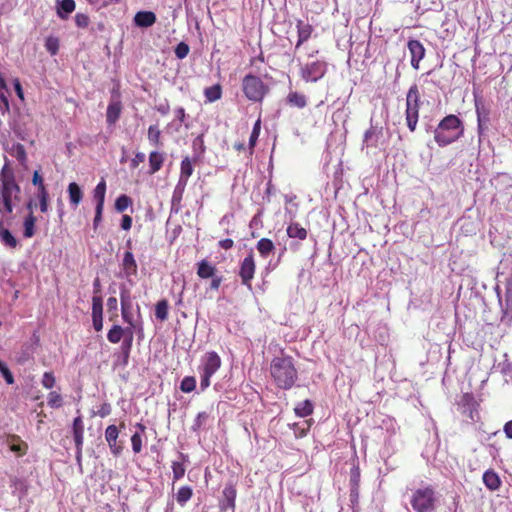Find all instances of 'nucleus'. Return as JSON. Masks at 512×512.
I'll list each match as a JSON object with an SVG mask.
<instances>
[{
  "instance_id": "obj_1",
  "label": "nucleus",
  "mask_w": 512,
  "mask_h": 512,
  "mask_svg": "<svg viewBox=\"0 0 512 512\" xmlns=\"http://www.w3.org/2000/svg\"><path fill=\"white\" fill-rule=\"evenodd\" d=\"M270 374L277 387L288 390L297 380V370L291 356L274 357L270 364Z\"/></svg>"
},
{
  "instance_id": "obj_2",
  "label": "nucleus",
  "mask_w": 512,
  "mask_h": 512,
  "mask_svg": "<svg viewBox=\"0 0 512 512\" xmlns=\"http://www.w3.org/2000/svg\"><path fill=\"white\" fill-rule=\"evenodd\" d=\"M5 164L0 172V214L11 213L12 197H18L20 187L15 182V177L12 169L9 167L7 157H4Z\"/></svg>"
},
{
  "instance_id": "obj_3",
  "label": "nucleus",
  "mask_w": 512,
  "mask_h": 512,
  "mask_svg": "<svg viewBox=\"0 0 512 512\" xmlns=\"http://www.w3.org/2000/svg\"><path fill=\"white\" fill-rule=\"evenodd\" d=\"M433 132L435 142L440 147H445L463 135L464 127L460 118L451 114L444 117Z\"/></svg>"
},
{
  "instance_id": "obj_4",
  "label": "nucleus",
  "mask_w": 512,
  "mask_h": 512,
  "mask_svg": "<svg viewBox=\"0 0 512 512\" xmlns=\"http://www.w3.org/2000/svg\"><path fill=\"white\" fill-rule=\"evenodd\" d=\"M221 363V358L215 351L206 352L201 357L198 367L201 391L206 390L210 386V379L220 369Z\"/></svg>"
},
{
  "instance_id": "obj_5",
  "label": "nucleus",
  "mask_w": 512,
  "mask_h": 512,
  "mask_svg": "<svg viewBox=\"0 0 512 512\" xmlns=\"http://www.w3.org/2000/svg\"><path fill=\"white\" fill-rule=\"evenodd\" d=\"M436 503V492L431 486L414 490L410 498V504L415 512H433Z\"/></svg>"
},
{
  "instance_id": "obj_6",
  "label": "nucleus",
  "mask_w": 512,
  "mask_h": 512,
  "mask_svg": "<svg viewBox=\"0 0 512 512\" xmlns=\"http://www.w3.org/2000/svg\"><path fill=\"white\" fill-rule=\"evenodd\" d=\"M421 103L420 91L416 84H413L406 95V122L409 130L414 132L418 119H419V108Z\"/></svg>"
},
{
  "instance_id": "obj_7",
  "label": "nucleus",
  "mask_w": 512,
  "mask_h": 512,
  "mask_svg": "<svg viewBox=\"0 0 512 512\" xmlns=\"http://www.w3.org/2000/svg\"><path fill=\"white\" fill-rule=\"evenodd\" d=\"M242 88L245 96L253 102L261 101L268 92V87L263 81L259 77L251 74L243 78Z\"/></svg>"
},
{
  "instance_id": "obj_8",
  "label": "nucleus",
  "mask_w": 512,
  "mask_h": 512,
  "mask_svg": "<svg viewBox=\"0 0 512 512\" xmlns=\"http://www.w3.org/2000/svg\"><path fill=\"white\" fill-rule=\"evenodd\" d=\"M326 70L327 65L325 62L313 61L301 68V77L306 82H317L325 75Z\"/></svg>"
},
{
  "instance_id": "obj_9",
  "label": "nucleus",
  "mask_w": 512,
  "mask_h": 512,
  "mask_svg": "<svg viewBox=\"0 0 512 512\" xmlns=\"http://www.w3.org/2000/svg\"><path fill=\"white\" fill-rule=\"evenodd\" d=\"M256 264L252 253L248 254L240 263L239 276L241 282L249 290L252 289V279L254 278Z\"/></svg>"
},
{
  "instance_id": "obj_10",
  "label": "nucleus",
  "mask_w": 512,
  "mask_h": 512,
  "mask_svg": "<svg viewBox=\"0 0 512 512\" xmlns=\"http://www.w3.org/2000/svg\"><path fill=\"white\" fill-rule=\"evenodd\" d=\"M120 303L123 321L128 325L133 326L132 298L130 291L124 286L120 288Z\"/></svg>"
},
{
  "instance_id": "obj_11",
  "label": "nucleus",
  "mask_w": 512,
  "mask_h": 512,
  "mask_svg": "<svg viewBox=\"0 0 512 512\" xmlns=\"http://www.w3.org/2000/svg\"><path fill=\"white\" fill-rule=\"evenodd\" d=\"M383 136V128L382 126L371 124L370 128L366 130L363 137L362 147L370 148L377 147L379 140Z\"/></svg>"
},
{
  "instance_id": "obj_12",
  "label": "nucleus",
  "mask_w": 512,
  "mask_h": 512,
  "mask_svg": "<svg viewBox=\"0 0 512 512\" xmlns=\"http://www.w3.org/2000/svg\"><path fill=\"white\" fill-rule=\"evenodd\" d=\"M189 462V457L181 452L178 453V459L172 462L171 468L173 473V482L182 479L186 472V463Z\"/></svg>"
},
{
  "instance_id": "obj_13",
  "label": "nucleus",
  "mask_w": 512,
  "mask_h": 512,
  "mask_svg": "<svg viewBox=\"0 0 512 512\" xmlns=\"http://www.w3.org/2000/svg\"><path fill=\"white\" fill-rule=\"evenodd\" d=\"M408 48L411 53V65L413 68L418 69L419 62L423 59L425 55V49L423 45L416 40L409 41Z\"/></svg>"
},
{
  "instance_id": "obj_14",
  "label": "nucleus",
  "mask_w": 512,
  "mask_h": 512,
  "mask_svg": "<svg viewBox=\"0 0 512 512\" xmlns=\"http://www.w3.org/2000/svg\"><path fill=\"white\" fill-rule=\"evenodd\" d=\"M223 500L221 501L220 507L222 510H235L236 501V489L233 485H226L223 489Z\"/></svg>"
},
{
  "instance_id": "obj_15",
  "label": "nucleus",
  "mask_w": 512,
  "mask_h": 512,
  "mask_svg": "<svg viewBox=\"0 0 512 512\" xmlns=\"http://www.w3.org/2000/svg\"><path fill=\"white\" fill-rule=\"evenodd\" d=\"M72 434L75 442V446H83L84 443V422L82 416L78 413V416L74 418L72 423Z\"/></svg>"
},
{
  "instance_id": "obj_16",
  "label": "nucleus",
  "mask_w": 512,
  "mask_h": 512,
  "mask_svg": "<svg viewBox=\"0 0 512 512\" xmlns=\"http://www.w3.org/2000/svg\"><path fill=\"white\" fill-rule=\"evenodd\" d=\"M122 270L126 278L135 276L137 274V263L134 255L130 251H126L122 260Z\"/></svg>"
},
{
  "instance_id": "obj_17",
  "label": "nucleus",
  "mask_w": 512,
  "mask_h": 512,
  "mask_svg": "<svg viewBox=\"0 0 512 512\" xmlns=\"http://www.w3.org/2000/svg\"><path fill=\"white\" fill-rule=\"evenodd\" d=\"M132 328L133 326L130 325L126 328L120 325H113L107 333V339L110 343L117 344L127 336V331H133Z\"/></svg>"
},
{
  "instance_id": "obj_18",
  "label": "nucleus",
  "mask_w": 512,
  "mask_h": 512,
  "mask_svg": "<svg viewBox=\"0 0 512 512\" xmlns=\"http://www.w3.org/2000/svg\"><path fill=\"white\" fill-rule=\"evenodd\" d=\"M187 184L179 182L176 184L172 199H171V213H178L181 209V201Z\"/></svg>"
},
{
  "instance_id": "obj_19",
  "label": "nucleus",
  "mask_w": 512,
  "mask_h": 512,
  "mask_svg": "<svg viewBox=\"0 0 512 512\" xmlns=\"http://www.w3.org/2000/svg\"><path fill=\"white\" fill-rule=\"evenodd\" d=\"M67 192L71 207L76 209L81 203L84 196L81 187L77 183L71 182L67 187Z\"/></svg>"
},
{
  "instance_id": "obj_20",
  "label": "nucleus",
  "mask_w": 512,
  "mask_h": 512,
  "mask_svg": "<svg viewBox=\"0 0 512 512\" xmlns=\"http://www.w3.org/2000/svg\"><path fill=\"white\" fill-rule=\"evenodd\" d=\"M156 21V15L152 11H140L137 12L134 17L136 26L140 28H148L152 26Z\"/></svg>"
},
{
  "instance_id": "obj_21",
  "label": "nucleus",
  "mask_w": 512,
  "mask_h": 512,
  "mask_svg": "<svg viewBox=\"0 0 512 512\" xmlns=\"http://www.w3.org/2000/svg\"><path fill=\"white\" fill-rule=\"evenodd\" d=\"M122 105L119 100H111L106 111V121L108 124L113 125L120 117Z\"/></svg>"
},
{
  "instance_id": "obj_22",
  "label": "nucleus",
  "mask_w": 512,
  "mask_h": 512,
  "mask_svg": "<svg viewBox=\"0 0 512 512\" xmlns=\"http://www.w3.org/2000/svg\"><path fill=\"white\" fill-rule=\"evenodd\" d=\"M483 483L490 491H496L501 486V479L494 470H487L483 474Z\"/></svg>"
},
{
  "instance_id": "obj_23",
  "label": "nucleus",
  "mask_w": 512,
  "mask_h": 512,
  "mask_svg": "<svg viewBox=\"0 0 512 512\" xmlns=\"http://www.w3.org/2000/svg\"><path fill=\"white\" fill-rule=\"evenodd\" d=\"M216 267L207 260H201L197 263V275L201 279H208L216 274Z\"/></svg>"
},
{
  "instance_id": "obj_24",
  "label": "nucleus",
  "mask_w": 512,
  "mask_h": 512,
  "mask_svg": "<svg viewBox=\"0 0 512 512\" xmlns=\"http://www.w3.org/2000/svg\"><path fill=\"white\" fill-rule=\"evenodd\" d=\"M194 168L191 159L187 156L184 157L180 165L179 182L188 183L190 176L193 174Z\"/></svg>"
},
{
  "instance_id": "obj_25",
  "label": "nucleus",
  "mask_w": 512,
  "mask_h": 512,
  "mask_svg": "<svg viewBox=\"0 0 512 512\" xmlns=\"http://www.w3.org/2000/svg\"><path fill=\"white\" fill-rule=\"evenodd\" d=\"M164 160H165V156L163 153H160L158 151H152L149 154V166H150L149 173L155 174L156 172H158L161 169V167L164 163Z\"/></svg>"
},
{
  "instance_id": "obj_26",
  "label": "nucleus",
  "mask_w": 512,
  "mask_h": 512,
  "mask_svg": "<svg viewBox=\"0 0 512 512\" xmlns=\"http://www.w3.org/2000/svg\"><path fill=\"white\" fill-rule=\"evenodd\" d=\"M287 104L291 107H296L302 109L307 105V98L304 94L298 93L296 91H291L287 95L286 98Z\"/></svg>"
},
{
  "instance_id": "obj_27",
  "label": "nucleus",
  "mask_w": 512,
  "mask_h": 512,
  "mask_svg": "<svg viewBox=\"0 0 512 512\" xmlns=\"http://www.w3.org/2000/svg\"><path fill=\"white\" fill-rule=\"evenodd\" d=\"M105 194L106 182L104 179H101L93 191V198L96 202V207L104 208Z\"/></svg>"
},
{
  "instance_id": "obj_28",
  "label": "nucleus",
  "mask_w": 512,
  "mask_h": 512,
  "mask_svg": "<svg viewBox=\"0 0 512 512\" xmlns=\"http://www.w3.org/2000/svg\"><path fill=\"white\" fill-rule=\"evenodd\" d=\"M287 235L290 238L304 240L307 237V230L296 222H291L287 227Z\"/></svg>"
},
{
  "instance_id": "obj_29",
  "label": "nucleus",
  "mask_w": 512,
  "mask_h": 512,
  "mask_svg": "<svg viewBox=\"0 0 512 512\" xmlns=\"http://www.w3.org/2000/svg\"><path fill=\"white\" fill-rule=\"evenodd\" d=\"M370 41V35L363 34H350L349 42L351 44V48H354L356 52H358L365 43Z\"/></svg>"
},
{
  "instance_id": "obj_30",
  "label": "nucleus",
  "mask_w": 512,
  "mask_h": 512,
  "mask_svg": "<svg viewBox=\"0 0 512 512\" xmlns=\"http://www.w3.org/2000/svg\"><path fill=\"white\" fill-rule=\"evenodd\" d=\"M9 153L11 156L15 157L21 165L25 166L27 162V155L25 148L22 144L17 143L13 144L12 147L9 149Z\"/></svg>"
},
{
  "instance_id": "obj_31",
  "label": "nucleus",
  "mask_w": 512,
  "mask_h": 512,
  "mask_svg": "<svg viewBox=\"0 0 512 512\" xmlns=\"http://www.w3.org/2000/svg\"><path fill=\"white\" fill-rule=\"evenodd\" d=\"M192 495L193 490L190 486H182L176 494V501L180 506H184L191 499Z\"/></svg>"
},
{
  "instance_id": "obj_32",
  "label": "nucleus",
  "mask_w": 512,
  "mask_h": 512,
  "mask_svg": "<svg viewBox=\"0 0 512 512\" xmlns=\"http://www.w3.org/2000/svg\"><path fill=\"white\" fill-rule=\"evenodd\" d=\"M147 138H148L149 143L155 147H159L162 145V143L160 141L161 131H160L158 125H150L149 126Z\"/></svg>"
},
{
  "instance_id": "obj_33",
  "label": "nucleus",
  "mask_w": 512,
  "mask_h": 512,
  "mask_svg": "<svg viewBox=\"0 0 512 512\" xmlns=\"http://www.w3.org/2000/svg\"><path fill=\"white\" fill-rule=\"evenodd\" d=\"M275 246L273 242L268 238H262L257 243V250L260 255L264 258L268 257L269 254L274 250Z\"/></svg>"
},
{
  "instance_id": "obj_34",
  "label": "nucleus",
  "mask_w": 512,
  "mask_h": 512,
  "mask_svg": "<svg viewBox=\"0 0 512 512\" xmlns=\"http://www.w3.org/2000/svg\"><path fill=\"white\" fill-rule=\"evenodd\" d=\"M0 239L2 243H4L6 246H9L10 248H15L17 245V240L15 237L10 233L9 230L3 228V221L0 219Z\"/></svg>"
},
{
  "instance_id": "obj_35",
  "label": "nucleus",
  "mask_w": 512,
  "mask_h": 512,
  "mask_svg": "<svg viewBox=\"0 0 512 512\" xmlns=\"http://www.w3.org/2000/svg\"><path fill=\"white\" fill-rule=\"evenodd\" d=\"M294 411L297 416L306 417L312 414L313 405L310 400H304L295 407Z\"/></svg>"
},
{
  "instance_id": "obj_36",
  "label": "nucleus",
  "mask_w": 512,
  "mask_h": 512,
  "mask_svg": "<svg viewBox=\"0 0 512 512\" xmlns=\"http://www.w3.org/2000/svg\"><path fill=\"white\" fill-rule=\"evenodd\" d=\"M127 332V336L122 339L123 341L120 346L121 356H124L125 358H129L133 344V331Z\"/></svg>"
},
{
  "instance_id": "obj_37",
  "label": "nucleus",
  "mask_w": 512,
  "mask_h": 512,
  "mask_svg": "<svg viewBox=\"0 0 512 512\" xmlns=\"http://www.w3.org/2000/svg\"><path fill=\"white\" fill-rule=\"evenodd\" d=\"M204 95L208 102L217 101L218 99L221 98V95H222L220 85H213V86L207 87L204 90Z\"/></svg>"
},
{
  "instance_id": "obj_38",
  "label": "nucleus",
  "mask_w": 512,
  "mask_h": 512,
  "mask_svg": "<svg viewBox=\"0 0 512 512\" xmlns=\"http://www.w3.org/2000/svg\"><path fill=\"white\" fill-rule=\"evenodd\" d=\"M36 218L30 213L24 220V236L31 238L35 234Z\"/></svg>"
},
{
  "instance_id": "obj_39",
  "label": "nucleus",
  "mask_w": 512,
  "mask_h": 512,
  "mask_svg": "<svg viewBox=\"0 0 512 512\" xmlns=\"http://www.w3.org/2000/svg\"><path fill=\"white\" fill-rule=\"evenodd\" d=\"M155 316L157 319L164 321L168 317V303L166 300H161L156 304Z\"/></svg>"
},
{
  "instance_id": "obj_40",
  "label": "nucleus",
  "mask_w": 512,
  "mask_h": 512,
  "mask_svg": "<svg viewBox=\"0 0 512 512\" xmlns=\"http://www.w3.org/2000/svg\"><path fill=\"white\" fill-rule=\"evenodd\" d=\"M47 404L51 408H60L63 404V398L57 391H51L47 396Z\"/></svg>"
},
{
  "instance_id": "obj_41",
  "label": "nucleus",
  "mask_w": 512,
  "mask_h": 512,
  "mask_svg": "<svg viewBox=\"0 0 512 512\" xmlns=\"http://www.w3.org/2000/svg\"><path fill=\"white\" fill-rule=\"evenodd\" d=\"M75 10V1L74 0H62L59 3L58 13L61 17H64L67 14L72 13Z\"/></svg>"
},
{
  "instance_id": "obj_42",
  "label": "nucleus",
  "mask_w": 512,
  "mask_h": 512,
  "mask_svg": "<svg viewBox=\"0 0 512 512\" xmlns=\"http://www.w3.org/2000/svg\"><path fill=\"white\" fill-rule=\"evenodd\" d=\"M131 204V198L123 194L117 197L115 201V209L117 212H124Z\"/></svg>"
},
{
  "instance_id": "obj_43",
  "label": "nucleus",
  "mask_w": 512,
  "mask_h": 512,
  "mask_svg": "<svg viewBox=\"0 0 512 512\" xmlns=\"http://www.w3.org/2000/svg\"><path fill=\"white\" fill-rule=\"evenodd\" d=\"M196 388V379L193 376H186L182 379L180 389L184 393H190Z\"/></svg>"
},
{
  "instance_id": "obj_44",
  "label": "nucleus",
  "mask_w": 512,
  "mask_h": 512,
  "mask_svg": "<svg viewBox=\"0 0 512 512\" xmlns=\"http://www.w3.org/2000/svg\"><path fill=\"white\" fill-rule=\"evenodd\" d=\"M476 113H477V121H478V130L479 133H483L485 126L487 122L489 121L488 114L483 110L480 109L479 106L476 104Z\"/></svg>"
},
{
  "instance_id": "obj_45",
  "label": "nucleus",
  "mask_w": 512,
  "mask_h": 512,
  "mask_svg": "<svg viewBox=\"0 0 512 512\" xmlns=\"http://www.w3.org/2000/svg\"><path fill=\"white\" fill-rule=\"evenodd\" d=\"M103 316V302L100 296H93L92 298V317Z\"/></svg>"
},
{
  "instance_id": "obj_46",
  "label": "nucleus",
  "mask_w": 512,
  "mask_h": 512,
  "mask_svg": "<svg viewBox=\"0 0 512 512\" xmlns=\"http://www.w3.org/2000/svg\"><path fill=\"white\" fill-rule=\"evenodd\" d=\"M45 47L51 55H56L59 50V39L52 35L47 37Z\"/></svg>"
},
{
  "instance_id": "obj_47",
  "label": "nucleus",
  "mask_w": 512,
  "mask_h": 512,
  "mask_svg": "<svg viewBox=\"0 0 512 512\" xmlns=\"http://www.w3.org/2000/svg\"><path fill=\"white\" fill-rule=\"evenodd\" d=\"M119 436V430L116 425H109L105 430V440L108 444L117 441Z\"/></svg>"
},
{
  "instance_id": "obj_48",
  "label": "nucleus",
  "mask_w": 512,
  "mask_h": 512,
  "mask_svg": "<svg viewBox=\"0 0 512 512\" xmlns=\"http://www.w3.org/2000/svg\"><path fill=\"white\" fill-rule=\"evenodd\" d=\"M260 130H261V121H260V119H258L255 122L252 132L249 137V148L250 149H253L254 146L256 145L258 137L260 135Z\"/></svg>"
},
{
  "instance_id": "obj_49",
  "label": "nucleus",
  "mask_w": 512,
  "mask_h": 512,
  "mask_svg": "<svg viewBox=\"0 0 512 512\" xmlns=\"http://www.w3.org/2000/svg\"><path fill=\"white\" fill-rule=\"evenodd\" d=\"M56 383V378L51 371H47L43 374L41 384L46 389H52Z\"/></svg>"
},
{
  "instance_id": "obj_50",
  "label": "nucleus",
  "mask_w": 512,
  "mask_h": 512,
  "mask_svg": "<svg viewBox=\"0 0 512 512\" xmlns=\"http://www.w3.org/2000/svg\"><path fill=\"white\" fill-rule=\"evenodd\" d=\"M0 373L5 379L6 383L11 385L14 383V377L6 363L0 360Z\"/></svg>"
},
{
  "instance_id": "obj_51",
  "label": "nucleus",
  "mask_w": 512,
  "mask_h": 512,
  "mask_svg": "<svg viewBox=\"0 0 512 512\" xmlns=\"http://www.w3.org/2000/svg\"><path fill=\"white\" fill-rule=\"evenodd\" d=\"M132 450L134 453H140L142 450V435L138 432L131 437Z\"/></svg>"
},
{
  "instance_id": "obj_52",
  "label": "nucleus",
  "mask_w": 512,
  "mask_h": 512,
  "mask_svg": "<svg viewBox=\"0 0 512 512\" xmlns=\"http://www.w3.org/2000/svg\"><path fill=\"white\" fill-rule=\"evenodd\" d=\"M190 51L188 44L180 42L175 48V55L179 59H184Z\"/></svg>"
},
{
  "instance_id": "obj_53",
  "label": "nucleus",
  "mask_w": 512,
  "mask_h": 512,
  "mask_svg": "<svg viewBox=\"0 0 512 512\" xmlns=\"http://www.w3.org/2000/svg\"><path fill=\"white\" fill-rule=\"evenodd\" d=\"M37 196L41 212L46 213L48 211V192L42 191V193H38Z\"/></svg>"
},
{
  "instance_id": "obj_54",
  "label": "nucleus",
  "mask_w": 512,
  "mask_h": 512,
  "mask_svg": "<svg viewBox=\"0 0 512 512\" xmlns=\"http://www.w3.org/2000/svg\"><path fill=\"white\" fill-rule=\"evenodd\" d=\"M32 183L38 186V193H42V191H47L43 182V178L38 171L34 172Z\"/></svg>"
},
{
  "instance_id": "obj_55",
  "label": "nucleus",
  "mask_w": 512,
  "mask_h": 512,
  "mask_svg": "<svg viewBox=\"0 0 512 512\" xmlns=\"http://www.w3.org/2000/svg\"><path fill=\"white\" fill-rule=\"evenodd\" d=\"M75 22H76L78 28L84 29L88 26L89 18L85 14L78 13L75 16Z\"/></svg>"
},
{
  "instance_id": "obj_56",
  "label": "nucleus",
  "mask_w": 512,
  "mask_h": 512,
  "mask_svg": "<svg viewBox=\"0 0 512 512\" xmlns=\"http://www.w3.org/2000/svg\"><path fill=\"white\" fill-rule=\"evenodd\" d=\"M207 419H208V414L206 412L198 413V415L194 421V424H193V429L194 430L199 429L206 422Z\"/></svg>"
},
{
  "instance_id": "obj_57",
  "label": "nucleus",
  "mask_w": 512,
  "mask_h": 512,
  "mask_svg": "<svg viewBox=\"0 0 512 512\" xmlns=\"http://www.w3.org/2000/svg\"><path fill=\"white\" fill-rule=\"evenodd\" d=\"M145 154L142 152H137L134 158L131 160L130 166L135 169L139 166L140 163L144 162Z\"/></svg>"
},
{
  "instance_id": "obj_58",
  "label": "nucleus",
  "mask_w": 512,
  "mask_h": 512,
  "mask_svg": "<svg viewBox=\"0 0 512 512\" xmlns=\"http://www.w3.org/2000/svg\"><path fill=\"white\" fill-rule=\"evenodd\" d=\"M103 209L104 208L95 207V216H94V220H93L94 229H97L98 225L102 221Z\"/></svg>"
},
{
  "instance_id": "obj_59",
  "label": "nucleus",
  "mask_w": 512,
  "mask_h": 512,
  "mask_svg": "<svg viewBox=\"0 0 512 512\" xmlns=\"http://www.w3.org/2000/svg\"><path fill=\"white\" fill-rule=\"evenodd\" d=\"M9 110V102L3 91H0V111L5 112Z\"/></svg>"
},
{
  "instance_id": "obj_60",
  "label": "nucleus",
  "mask_w": 512,
  "mask_h": 512,
  "mask_svg": "<svg viewBox=\"0 0 512 512\" xmlns=\"http://www.w3.org/2000/svg\"><path fill=\"white\" fill-rule=\"evenodd\" d=\"M108 446L110 448L111 453L114 456L117 457V456H119L122 453L123 447L121 445L117 444V441L114 442V443L108 444Z\"/></svg>"
},
{
  "instance_id": "obj_61",
  "label": "nucleus",
  "mask_w": 512,
  "mask_h": 512,
  "mask_svg": "<svg viewBox=\"0 0 512 512\" xmlns=\"http://www.w3.org/2000/svg\"><path fill=\"white\" fill-rule=\"evenodd\" d=\"M211 279L210 288L212 290H218L222 283V277L215 274Z\"/></svg>"
},
{
  "instance_id": "obj_62",
  "label": "nucleus",
  "mask_w": 512,
  "mask_h": 512,
  "mask_svg": "<svg viewBox=\"0 0 512 512\" xmlns=\"http://www.w3.org/2000/svg\"><path fill=\"white\" fill-rule=\"evenodd\" d=\"M132 226V218L129 215H123L121 220V228L123 230H129Z\"/></svg>"
},
{
  "instance_id": "obj_63",
  "label": "nucleus",
  "mask_w": 512,
  "mask_h": 512,
  "mask_svg": "<svg viewBox=\"0 0 512 512\" xmlns=\"http://www.w3.org/2000/svg\"><path fill=\"white\" fill-rule=\"evenodd\" d=\"M175 115L180 124L185 122L186 113H185V109L183 107H178L175 110Z\"/></svg>"
},
{
  "instance_id": "obj_64",
  "label": "nucleus",
  "mask_w": 512,
  "mask_h": 512,
  "mask_svg": "<svg viewBox=\"0 0 512 512\" xmlns=\"http://www.w3.org/2000/svg\"><path fill=\"white\" fill-rule=\"evenodd\" d=\"M503 431L507 438L512 439V420L505 423Z\"/></svg>"
}]
</instances>
